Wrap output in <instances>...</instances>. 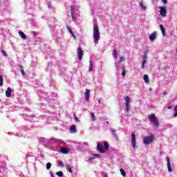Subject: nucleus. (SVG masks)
Masks as SVG:
<instances>
[{"instance_id":"1","label":"nucleus","mask_w":177,"mask_h":177,"mask_svg":"<svg viewBox=\"0 0 177 177\" xmlns=\"http://www.w3.org/2000/svg\"><path fill=\"white\" fill-rule=\"evenodd\" d=\"M42 93H44V91L39 90L37 92V95L39 96L40 98L44 99L47 102L48 106H50L51 107H53L55 106V104L57 102L56 98L57 97V93H51L50 94H47V97H44L42 95Z\"/></svg>"},{"instance_id":"2","label":"nucleus","mask_w":177,"mask_h":177,"mask_svg":"<svg viewBox=\"0 0 177 177\" xmlns=\"http://www.w3.org/2000/svg\"><path fill=\"white\" fill-rule=\"evenodd\" d=\"M93 38L95 44H99V39H100V31L96 24H93Z\"/></svg>"},{"instance_id":"3","label":"nucleus","mask_w":177,"mask_h":177,"mask_svg":"<svg viewBox=\"0 0 177 177\" xmlns=\"http://www.w3.org/2000/svg\"><path fill=\"white\" fill-rule=\"evenodd\" d=\"M148 119L155 128H158L160 127V122L158 121V118L156 117V114L151 113V115H149Z\"/></svg>"},{"instance_id":"4","label":"nucleus","mask_w":177,"mask_h":177,"mask_svg":"<svg viewBox=\"0 0 177 177\" xmlns=\"http://www.w3.org/2000/svg\"><path fill=\"white\" fill-rule=\"evenodd\" d=\"M109 142L107 141H104V147L103 145L97 143V150H98L100 153H104L109 150Z\"/></svg>"},{"instance_id":"5","label":"nucleus","mask_w":177,"mask_h":177,"mask_svg":"<svg viewBox=\"0 0 177 177\" xmlns=\"http://www.w3.org/2000/svg\"><path fill=\"white\" fill-rule=\"evenodd\" d=\"M156 140L154 136L151 135L150 136H147L143 138L144 145H151L153 142Z\"/></svg>"},{"instance_id":"6","label":"nucleus","mask_w":177,"mask_h":177,"mask_svg":"<svg viewBox=\"0 0 177 177\" xmlns=\"http://www.w3.org/2000/svg\"><path fill=\"white\" fill-rule=\"evenodd\" d=\"M9 1L7 0H0V10H8Z\"/></svg>"},{"instance_id":"7","label":"nucleus","mask_w":177,"mask_h":177,"mask_svg":"<svg viewBox=\"0 0 177 177\" xmlns=\"http://www.w3.org/2000/svg\"><path fill=\"white\" fill-rule=\"evenodd\" d=\"M131 98L129 96H127L125 98V113L128 114L129 113V110H131Z\"/></svg>"},{"instance_id":"8","label":"nucleus","mask_w":177,"mask_h":177,"mask_svg":"<svg viewBox=\"0 0 177 177\" xmlns=\"http://www.w3.org/2000/svg\"><path fill=\"white\" fill-rule=\"evenodd\" d=\"M146 63H147V53L144 52L141 68H145V64H146Z\"/></svg>"},{"instance_id":"9","label":"nucleus","mask_w":177,"mask_h":177,"mask_svg":"<svg viewBox=\"0 0 177 177\" xmlns=\"http://www.w3.org/2000/svg\"><path fill=\"white\" fill-rule=\"evenodd\" d=\"M131 146L133 149L136 147V136L135 133H131Z\"/></svg>"},{"instance_id":"10","label":"nucleus","mask_w":177,"mask_h":177,"mask_svg":"<svg viewBox=\"0 0 177 177\" xmlns=\"http://www.w3.org/2000/svg\"><path fill=\"white\" fill-rule=\"evenodd\" d=\"M159 12L162 16V17H165L167 16V8L165 7L159 6Z\"/></svg>"},{"instance_id":"11","label":"nucleus","mask_w":177,"mask_h":177,"mask_svg":"<svg viewBox=\"0 0 177 177\" xmlns=\"http://www.w3.org/2000/svg\"><path fill=\"white\" fill-rule=\"evenodd\" d=\"M77 57L79 60H82V57L84 56V51L82 50V48H81V47H80L77 49Z\"/></svg>"},{"instance_id":"12","label":"nucleus","mask_w":177,"mask_h":177,"mask_svg":"<svg viewBox=\"0 0 177 177\" xmlns=\"http://www.w3.org/2000/svg\"><path fill=\"white\" fill-rule=\"evenodd\" d=\"M122 62H125L124 57H120V60L115 62L117 68H120V67H121V63H122Z\"/></svg>"},{"instance_id":"13","label":"nucleus","mask_w":177,"mask_h":177,"mask_svg":"<svg viewBox=\"0 0 177 177\" xmlns=\"http://www.w3.org/2000/svg\"><path fill=\"white\" fill-rule=\"evenodd\" d=\"M91 97V91L89 89H86L85 92V100L86 102H89V97Z\"/></svg>"},{"instance_id":"14","label":"nucleus","mask_w":177,"mask_h":177,"mask_svg":"<svg viewBox=\"0 0 177 177\" xmlns=\"http://www.w3.org/2000/svg\"><path fill=\"white\" fill-rule=\"evenodd\" d=\"M71 17L73 20V21H75V8L73 6L71 7Z\"/></svg>"},{"instance_id":"15","label":"nucleus","mask_w":177,"mask_h":177,"mask_svg":"<svg viewBox=\"0 0 177 177\" xmlns=\"http://www.w3.org/2000/svg\"><path fill=\"white\" fill-rule=\"evenodd\" d=\"M6 96L7 97H12V88L8 87L6 91Z\"/></svg>"},{"instance_id":"16","label":"nucleus","mask_w":177,"mask_h":177,"mask_svg":"<svg viewBox=\"0 0 177 177\" xmlns=\"http://www.w3.org/2000/svg\"><path fill=\"white\" fill-rule=\"evenodd\" d=\"M167 169L169 172H172V167H171V160H169V158H167Z\"/></svg>"},{"instance_id":"17","label":"nucleus","mask_w":177,"mask_h":177,"mask_svg":"<svg viewBox=\"0 0 177 177\" xmlns=\"http://www.w3.org/2000/svg\"><path fill=\"white\" fill-rule=\"evenodd\" d=\"M24 2H26V8L28 10H30V9H31L32 8V3H30V1H28V0H24Z\"/></svg>"},{"instance_id":"18","label":"nucleus","mask_w":177,"mask_h":177,"mask_svg":"<svg viewBox=\"0 0 177 177\" xmlns=\"http://www.w3.org/2000/svg\"><path fill=\"white\" fill-rule=\"evenodd\" d=\"M157 38V32H154L152 34L149 35V39L150 41H154Z\"/></svg>"},{"instance_id":"19","label":"nucleus","mask_w":177,"mask_h":177,"mask_svg":"<svg viewBox=\"0 0 177 177\" xmlns=\"http://www.w3.org/2000/svg\"><path fill=\"white\" fill-rule=\"evenodd\" d=\"M1 34L3 35V37H5V35H6V34H8V32H9V29H5L3 28H1Z\"/></svg>"},{"instance_id":"20","label":"nucleus","mask_w":177,"mask_h":177,"mask_svg":"<svg viewBox=\"0 0 177 177\" xmlns=\"http://www.w3.org/2000/svg\"><path fill=\"white\" fill-rule=\"evenodd\" d=\"M18 34L21 36V38H22V39H27V35H26V34H24L23 31L19 30Z\"/></svg>"},{"instance_id":"21","label":"nucleus","mask_w":177,"mask_h":177,"mask_svg":"<svg viewBox=\"0 0 177 177\" xmlns=\"http://www.w3.org/2000/svg\"><path fill=\"white\" fill-rule=\"evenodd\" d=\"M113 57H114L115 59L118 57V52L117 51V48H115L113 50Z\"/></svg>"},{"instance_id":"22","label":"nucleus","mask_w":177,"mask_h":177,"mask_svg":"<svg viewBox=\"0 0 177 177\" xmlns=\"http://www.w3.org/2000/svg\"><path fill=\"white\" fill-rule=\"evenodd\" d=\"M70 132H71V133H75L77 132V129L75 127V125H72L71 127Z\"/></svg>"},{"instance_id":"23","label":"nucleus","mask_w":177,"mask_h":177,"mask_svg":"<svg viewBox=\"0 0 177 177\" xmlns=\"http://www.w3.org/2000/svg\"><path fill=\"white\" fill-rule=\"evenodd\" d=\"M159 27L160 28V30L162 31V34L163 37H165L166 32H165V28H164V26L160 24Z\"/></svg>"},{"instance_id":"24","label":"nucleus","mask_w":177,"mask_h":177,"mask_svg":"<svg viewBox=\"0 0 177 177\" xmlns=\"http://www.w3.org/2000/svg\"><path fill=\"white\" fill-rule=\"evenodd\" d=\"M67 29L69 31L70 34L72 35V37L74 38V39H77V37H75V35H74V32H73V30L70 28V27L67 26Z\"/></svg>"},{"instance_id":"25","label":"nucleus","mask_w":177,"mask_h":177,"mask_svg":"<svg viewBox=\"0 0 177 177\" xmlns=\"http://www.w3.org/2000/svg\"><path fill=\"white\" fill-rule=\"evenodd\" d=\"M21 115L22 117H24V120H26V117H28V118H34V117H35V115H30L28 116L27 114H22Z\"/></svg>"},{"instance_id":"26","label":"nucleus","mask_w":177,"mask_h":177,"mask_svg":"<svg viewBox=\"0 0 177 177\" xmlns=\"http://www.w3.org/2000/svg\"><path fill=\"white\" fill-rule=\"evenodd\" d=\"M61 151L64 154H67V153H68V148L63 147V148L61 149Z\"/></svg>"},{"instance_id":"27","label":"nucleus","mask_w":177,"mask_h":177,"mask_svg":"<svg viewBox=\"0 0 177 177\" xmlns=\"http://www.w3.org/2000/svg\"><path fill=\"white\" fill-rule=\"evenodd\" d=\"M144 81L147 83V84H149V75H145L144 77Z\"/></svg>"},{"instance_id":"28","label":"nucleus","mask_w":177,"mask_h":177,"mask_svg":"<svg viewBox=\"0 0 177 177\" xmlns=\"http://www.w3.org/2000/svg\"><path fill=\"white\" fill-rule=\"evenodd\" d=\"M19 70H20L22 75H24V76L26 75V72H24V69H23V66L19 65Z\"/></svg>"},{"instance_id":"29","label":"nucleus","mask_w":177,"mask_h":177,"mask_svg":"<svg viewBox=\"0 0 177 177\" xmlns=\"http://www.w3.org/2000/svg\"><path fill=\"white\" fill-rule=\"evenodd\" d=\"M57 166L61 167V168H64V165L63 164V162H62V160L57 161Z\"/></svg>"},{"instance_id":"30","label":"nucleus","mask_w":177,"mask_h":177,"mask_svg":"<svg viewBox=\"0 0 177 177\" xmlns=\"http://www.w3.org/2000/svg\"><path fill=\"white\" fill-rule=\"evenodd\" d=\"M30 26H33L34 27H35V26H37V22L35 21V20L30 19Z\"/></svg>"},{"instance_id":"31","label":"nucleus","mask_w":177,"mask_h":177,"mask_svg":"<svg viewBox=\"0 0 177 177\" xmlns=\"http://www.w3.org/2000/svg\"><path fill=\"white\" fill-rule=\"evenodd\" d=\"M90 65H89V71H92L93 70V64H92V61H89Z\"/></svg>"},{"instance_id":"32","label":"nucleus","mask_w":177,"mask_h":177,"mask_svg":"<svg viewBox=\"0 0 177 177\" xmlns=\"http://www.w3.org/2000/svg\"><path fill=\"white\" fill-rule=\"evenodd\" d=\"M3 85V77L0 75V86H2Z\"/></svg>"},{"instance_id":"33","label":"nucleus","mask_w":177,"mask_h":177,"mask_svg":"<svg viewBox=\"0 0 177 177\" xmlns=\"http://www.w3.org/2000/svg\"><path fill=\"white\" fill-rule=\"evenodd\" d=\"M91 117L92 121H96V117L95 116V113L93 112H91Z\"/></svg>"},{"instance_id":"34","label":"nucleus","mask_w":177,"mask_h":177,"mask_svg":"<svg viewBox=\"0 0 177 177\" xmlns=\"http://www.w3.org/2000/svg\"><path fill=\"white\" fill-rule=\"evenodd\" d=\"M36 66H37V62L32 61V62H31V67H32V68H35Z\"/></svg>"},{"instance_id":"35","label":"nucleus","mask_w":177,"mask_h":177,"mask_svg":"<svg viewBox=\"0 0 177 177\" xmlns=\"http://www.w3.org/2000/svg\"><path fill=\"white\" fill-rule=\"evenodd\" d=\"M120 173L122 174V176H127V173L123 169H120Z\"/></svg>"},{"instance_id":"36","label":"nucleus","mask_w":177,"mask_h":177,"mask_svg":"<svg viewBox=\"0 0 177 177\" xmlns=\"http://www.w3.org/2000/svg\"><path fill=\"white\" fill-rule=\"evenodd\" d=\"M50 167H52V163L48 162L46 164V169H50Z\"/></svg>"},{"instance_id":"37","label":"nucleus","mask_w":177,"mask_h":177,"mask_svg":"<svg viewBox=\"0 0 177 177\" xmlns=\"http://www.w3.org/2000/svg\"><path fill=\"white\" fill-rule=\"evenodd\" d=\"M140 5L142 8V9H143L144 10H145V9L147 8L146 6H145V4H143V2H140Z\"/></svg>"},{"instance_id":"38","label":"nucleus","mask_w":177,"mask_h":177,"mask_svg":"<svg viewBox=\"0 0 177 177\" xmlns=\"http://www.w3.org/2000/svg\"><path fill=\"white\" fill-rule=\"evenodd\" d=\"M57 174V176H59V177H62V176H63V171H58V172H57L56 173Z\"/></svg>"},{"instance_id":"39","label":"nucleus","mask_w":177,"mask_h":177,"mask_svg":"<svg viewBox=\"0 0 177 177\" xmlns=\"http://www.w3.org/2000/svg\"><path fill=\"white\" fill-rule=\"evenodd\" d=\"M122 77H125V74L127 73V71H125V68H122Z\"/></svg>"},{"instance_id":"40","label":"nucleus","mask_w":177,"mask_h":177,"mask_svg":"<svg viewBox=\"0 0 177 177\" xmlns=\"http://www.w3.org/2000/svg\"><path fill=\"white\" fill-rule=\"evenodd\" d=\"M1 53L5 56V57H8V54L6 53V51L1 50Z\"/></svg>"},{"instance_id":"41","label":"nucleus","mask_w":177,"mask_h":177,"mask_svg":"<svg viewBox=\"0 0 177 177\" xmlns=\"http://www.w3.org/2000/svg\"><path fill=\"white\" fill-rule=\"evenodd\" d=\"M75 117V120L76 121V122H80V119H78V118L77 117V115H73Z\"/></svg>"},{"instance_id":"42","label":"nucleus","mask_w":177,"mask_h":177,"mask_svg":"<svg viewBox=\"0 0 177 177\" xmlns=\"http://www.w3.org/2000/svg\"><path fill=\"white\" fill-rule=\"evenodd\" d=\"M94 157H97V158H100V154L95 153L93 154Z\"/></svg>"},{"instance_id":"43","label":"nucleus","mask_w":177,"mask_h":177,"mask_svg":"<svg viewBox=\"0 0 177 177\" xmlns=\"http://www.w3.org/2000/svg\"><path fill=\"white\" fill-rule=\"evenodd\" d=\"M111 132L112 133H115V129H111Z\"/></svg>"},{"instance_id":"44","label":"nucleus","mask_w":177,"mask_h":177,"mask_svg":"<svg viewBox=\"0 0 177 177\" xmlns=\"http://www.w3.org/2000/svg\"><path fill=\"white\" fill-rule=\"evenodd\" d=\"M163 3H168V0H162Z\"/></svg>"},{"instance_id":"45","label":"nucleus","mask_w":177,"mask_h":177,"mask_svg":"<svg viewBox=\"0 0 177 177\" xmlns=\"http://www.w3.org/2000/svg\"><path fill=\"white\" fill-rule=\"evenodd\" d=\"M48 9H52V6H50V3L48 4Z\"/></svg>"},{"instance_id":"46","label":"nucleus","mask_w":177,"mask_h":177,"mask_svg":"<svg viewBox=\"0 0 177 177\" xmlns=\"http://www.w3.org/2000/svg\"><path fill=\"white\" fill-rule=\"evenodd\" d=\"M93 160H95L93 157L88 158V161H93Z\"/></svg>"},{"instance_id":"47","label":"nucleus","mask_w":177,"mask_h":177,"mask_svg":"<svg viewBox=\"0 0 177 177\" xmlns=\"http://www.w3.org/2000/svg\"><path fill=\"white\" fill-rule=\"evenodd\" d=\"M32 35H34V37H37V32L33 31Z\"/></svg>"},{"instance_id":"48","label":"nucleus","mask_w":177,"mask_h":177,"mask_svg":"<svg viewBox=\"0 0 177 177\" xmlns=\"http://www.w3.org/2000/svg\"><path fill=\"white\" fill-rule=\"evenodd\" d=\"M68 170L71 172V174H72L73 173V169H71V168H68Z\"/></svg>"},{"instance_id":"49","label":"nucleus","mask_w":177,"mask_h":177,"mask_svg":"<svg viewBox=\"0 0 177 177\" xmlns=\"http://www.w3.org/2000/svg\"><path fill=\"white\" fill-rule=\"evenodd\" d=\"M167 109H168L169 110H172V106H168Z\"/></svg>"},{"instance_id":"50","label":"nucleus","mask_w":177,"mask_h":177,"mask_svg":"<svg viewBox=\"0 0 177 177\" xmlns=\"http://www.w3.org/2000/svg\"><path fill=\"white\" fill-rule=\"evenodd\" d=\"M42 19H45V16H42Z\"/></svg>"},{"instance_id":"51","label":"nucleus","mask_w":177,"mask_h":177,"mask_svg":"<svg viewBox=\"0 0 177 177\" xmlns=\"http://www.w3.org/2000/svg\"><path fill=\"white\" fill-rule=\"evenodd\" d=\"M100 102H101L100 100H98V103H100Z\"/></svg>"},{"instance_id":"52","label":"nucleus","mask_w":177,"mask_h":177,"mask_svg":"<svg viewBox=\"0 0 177 177\" xmlns=\"http://www.w3.org/2000/svg\"><path fill=\"white\" fill-rule=\"evenodd\" d=\"M51 176H52V177H55V176H53V174H51Z\"/></svg>"},{"instance_id":"53","label":"nucleus","mask_w":177,"mask_h":177,"mask_svg":"<svg viewBox=\"0 0 177 177\" xmlns=\"http://www.w3.org/2000/svg\"><path fill=\"white\" fill-rule=\"evenodd\" d=\"M151 90H152L151 88H149V91H151Z\"/></svg>"},{"instance_id":"54","label":"nucleus","mask_w":177,"mask_h":177,"mask_svg":"<svg viewBox=\"0 0 177 177\" xmlns=\"http://www.w3.org/2000/svg\"><path fill=\"white\" fill-rule=\"evenodd\" d=\"M104 177H107V176H106V175H105Z\"/></svg>"},{"instance_id":"55","label":"nucleus","mask_w":177,"mask_h":177,"mask_svg":"<svg viewBox=\"0 0 177 177\" xmlns=\"http://www.w3.org/2000/svg\"><path fill=\"white\" fill-rule=\"evenodd\" d=\"M107 124H109V122H106Z\"/></svg>"}]
</instances>
